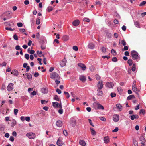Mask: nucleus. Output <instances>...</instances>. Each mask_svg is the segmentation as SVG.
<instances>
[{
  "label": "nucleus",
  "instance_id": "f257e3e1",
  "mask_svg": "<svg viewBox=\"0 0 146 146\" xmlns=\"http://www.w3.org/2000/svg\"><path fill=\"white\" fill-rule=\"evenodd\" d=\"M131 54L133 59L137 61H139L140 57L138 53L135 50L132 51L131 52Z\"/></svg>",
  "mask_w": 146,
  "mask_h": 146
},
{
  "label": "nucleus",
  "instance_id": "f03ea898",
  "mask_svg": "<svg viewBox=\"0 0 146 146\" xmlns=\"http://www.w3.org/2000/svg\"><path fill=\"white\" fill-rule=\"evenodd\" d=\"M50 77L52 79L59 80L60 78L59 74L56 72H52L50 74Z\"/></svg>",
  "mask_w": 146,
  "mask_h": 146
},
{
  "label": "nucleus",
  "instance_id": "7ed1b4c3",
  "mask_svg": "<svg viewBox=\"0 0 146 146\" xmlns=\"http://www.w3.org/2000/svg\"><path fill=\"white\" fill-rule=\"evenodd\" d=\"M26 136L29 139H34L36 137L35 133L33 132H29L27 133L26 134Z\"/></svg>",
  "mask_w": 146,
  "mask_h": 146
},
{
  "label": "nucleus",
  "instance_id": "20e7f679",
  "mask_svg": "<svg viewBox=\"0 0 146 146\" xmlns=\"http://www.w3.org/2000/svg\"><path fill=\"white\" fill-rule=\"evenodd\" d=\"M95 108L96 110H104V108L103 106L100 104L98 103H95Z\"/></svg>",
  "mask_w": 146,
  "mask_h": 146
},
{
  "label": "nucleus",
  "instance_id": "39448f33",
  "mask_svg": "<svg viewBox=\"0 0 146 146\" xmlns=\"http://www.w3.org/2000/svg\"><path fill=\"white\" fill-rule=\"evenodd\" d=\"M98 89H102L103 88V81L102 80H100L98 82L97 84Z\"/></svg>",
  "mask_w": 146,
  "mask_h": 146
},
{
  "label": "nucleus",
  "instance_id": "423d86ee",
  "mask_svg": "<svg viewBox=\"0 0 146 146\" xmlns=\"http://www.w3.org/2000/svg\"><path fill=\"white\" fill-rule=\"evenodd\" d=\"M14 84L12 83H10L7 87V90L9 91H11L13 89Z\"/></svg>",
  "mask_w": 146,
  "mask_h": 146
},
{
  "label": "nucleus",
  "instance_id": "0eeeda50",
  "mask_svg": "<svg viewBox=\"0 0 146 146\" xmlns=\"http://www.w3.org/2000/svg\"><path fill=\"white\" fill-rule=\"evenodd\" d=\"M132 90L136 94H138V92H137V90L136 87V81H134L133 82Z\"/></svg>",
  "mask_w": 146,
  "mask_h": 146
},
{
  "label": "nucleus",
  "instance_id": "6e6552de",
  "mask_svg": "<svg viewBox=\"0 0 146 146\" xmlns=\"http://www.w3.org/2000/svg\"><path fill=\"white\" fill-rule=\"evenodd\" d=\"M67 60L65 58L62 61L60 62V64L62 67H64L66 65V63Z\"/></svg>",
  "mask_w": 146,
  "mask_h": 146
},
{
  "label": "nucleus",
  "instance_id": "1a4fd4ad",
  "mask_svg": "<svg viewBox=\"0 0 146 146\" xmlns=\"http://www.w3.org/2000/svg\"><path fill=\"white\" fill-rule=\"evenodd\" d=\"M119 119V116L117 114H115L113 116V120L115 122H117Z\"/></svg>",
  "mask_w": 146,
  "mask_h": 146
},
{
  "label": "nucleus",
  "instance_id": "9d476101",
  "mask_svg": "<svg viewBox=\"0 0 146 146\" xmlns=\"http://www.w3.org/2000/svg\"><path fill=\"white\" fill-rule=\"evenodd\" d=\"M78 66L80 67L82 70L84 71L86 68V66L82 63H78Z\"/></svg>",
  "mask_w": 146,
  "mask_h": 146
},
{
  "label": "nucleus",
  "instance_id": "9b49d317",
  "mask_svg": "<svg viewBox=\"0 0 146 146\" xmlns=\"http://www.w3.org/2000/svg\"><path fill=\"white\" fill-rule=\"evenodd\" d=\"M114 86L112 82H107L106 84V86L109 88H112Z\"/></svg>",
  "mask_w": 146,
  "mask_h": 146
},
{
  "label": "nucleus",
  "instance_id": "f8f14e48",
  "mask_svg": "<svg viewBox=\"0 0 146 146\" xmlns=\"http://www.w3.org/2000/svg\"><path fill=\"white\" fill-rule=\"evenodd\" d=\"M104 143L106 144H107L110 141V138L108 136L105 137L104 139Z\"/></svg>",
  "mask_w": 146,
  "mask_h": 146
},
{
  "label": "nucleus",
  "instance_id": "ddd939ff",
  "mask_svg": "<svg viewBox=\"0 0 146 146\" xmlns=\"http://www.w3.org/2000/svg\"><path fill=\"white\" fill-rule=\"evenodd\" d=\"M80 23V21L78 20H74L73 23V25L74 26H78Z\"/></svg>",
  "mask_w": 146,
  "mask_h": 146
},
{
  "label": "nucleus",
  "instance_id": "4468645a",
  "mask_svg": "<svg viewBox=\"0 0 146 146\" xmlns=\"http://www.w3.org/2000/svg\"><path fill=\"white\" fill-rule=\"evenodd\" d=\"M4 24L6 26H7L13 27L14 25V23L13 22L10 23L5 22L4 23Z\"/></svg>",
  "mask_w": 146,
  "mask_h": 146
},
{
  "label": "nucleus",
  "instance_id": "2eb2a0df",
  "mask_svg": "<svg viewBox=\"0 0 146 146\" xmlns=\"http://www.w3.org/2000/svg\"><path fill=\"white\" fill-rule=\"evenodd\" d=\"M88 48L90 49H93L95 47L94 44L92 42L89 43L88 45Z\"/></svg>",
  "mask_w": 146,
  "mask_h": 146
},
{
  "label": "nucleus",
  "instance_id": "dca6fc26",
  "mask_svg": "<svg viewBox=\"0 0 146 146\" xmlns=\"http://www.w3.org/2000/svg\"><path fill=\"white\" fill-rule=\"evenodd\" d=\"M80 80L82 82H84L86 81V79L85 76L83 75H81L79 77Z\"/></svg>",
  "mask_w": 146,
  "mask_h": 146
},
{
  "label": "nucleus",
  "instance_id": "f3484780",
  "mask_svg": "<svg viewBox=\"0 0 146 146\" xmlns=\"http://www.w3.org/2000/svg\"><path fill=\"white\" fill-rule=\"evenodd\" d=\"M139 139L140 141H141V143L142 145H144V143L145 142V140L144 137L143 136H141L140 137Z\"/></svg>",
  "mask_w": 146,
  "mask_h": 146
},
{
  "label": "nucleus",
  "instance_id": "a211bd4d",
  "mask_svg": "<svg viewBox=\"0 0 146 146\" xmlns=\"http://www.w3.org/2000/svg\"><path fill=\"white\" fill-rule=\"evenodd\" d=\"M56 125L58 127H61L62 125V122L60 120H58L56 121Z\"/></svg>",
  "mask_w": 146,
  "mask_h": 146
},
{
  "label": "nucleus",
  "instance_id": "6ab92c4d",
  "mask_svg": "<svg viewBox=\"0 0 146 146\" xmlns=\"http://www.w3.org/2000/svg\"><path fill=\"white\" fill-rule=\"evenodd\" d=\"M56 143L57 145L59 146H61L63 144L62 141L59 139L58 140Z\"/></svg>",
  "mask_w": 146,
  "mask_h": 146
},
{
  "label": "nucleus",
  "instance_id": "aec40b11",
  "mask_svg": "<svg viewBox=\"0 0 146 146\" xmlns=\"http://www.w3.org/2000/svg\"><path fill=\"white\" fill-rule=\"evenodd\" d=\"M11 13V11H8L5 12V15L7 17L8 19L10 18L11 17V16L10 15V14Z\"/></svg>",
  "mask_w": 146,
  "mask_h": 146
},
{
  "label": "nucleus",
  "instance_id": "412c9836",
  "mask_svg": "<svg viewBox=\"0 0 146 146\" xmlns=\"http://www.w3.org/2000/svg\"><path fill=\"white\" fill-rule=\"evenodd\" d=\"M116 107L120 111L122 110V106L120 104H117L116 105Z\"/></svg>",
  "mask_w": 146,
  "mask_h": 146
},
{
  "label": "nucleus",
  "instance_id": "4be33fe9",
  "mask_svg": "<svg viewBox=\"0 0 146 146\" xmlns=\"http://www.w3.org/2000/svg\"><path fill=\"white\" fill-rule=\"evenodd\" d=\"M79 143L80 145L83 146H85L86 145L85 142L82 140H80L79 141Z\"/></svg>",
  "mask_w": 146,
  "mask_h": 146
},
{
  "label": "nucleus",
  "instance_id": "5701e85b",
  "mask_svg": "<svg viewBox=\"0 0 146 146\" xmlns=\"http://www.w3.org/2000/svg\"><path fill=\"white\" fill-rule=\"evenodd\" d=\"M11 73L14 75H17L18 74V71L16 70H14L12 71Z\"/></svg>",
  "mask_w": 146,
  "mask_h": 146
},
{
  "label": "nucleus",
  "instance_id": "b1692460",
  "mask_svg": "<svg viewBox=\"0 0 146 146\" xmlns=\"http://www.w3.org/2000/svg\"><path fill=\"white\" fill-rule=\"evenodd\" d=\"M42 92L44 94L47 93L48 92V89L46 88H43L42 89Z\"/></svg>",
  "mask_w": 146,
  "mask_h": 146
},
{
  "label": "nucleus",
  "instance_id": "393cba45",
  "mask_svg": "<svg viewBox=\"0 0 146 146\" xmlns=\"http://www.w3.org/2000/svg\"><path fill=\"white\" fill-rule=\"evenodd\" d=\"M25 75L27 77V78L28 79L30 80L31 79L32 75L29 73H27L25 74Z\"/></svg>",
  "mask_w": 146,
  "mask_h": 146
},
{
  "label": "nucleus",
  "instance_id": "a878e982",
  "mask_svg": "<svg viewBox=\"0 0 146 146\" xmlns=\"http://www.w3.org/2000/svg\"><path fill=\"white\" fill-rule=\"evenodd\" d=\"M119 42L123 46H125L126 44V42L124 40H120Z\"/></svg>",
  "mask_w": 146,
  "mask_h": 146
},
{
  "label": "nucleus",
  "instance_id": "bb28decb",
  "mask_svg": "<svg viewBox=\"0 0 146 146\" xmlns=\"http://www.w3.org/2000/svg\"><path fill=\"white\" fill-rule=\"evenodd\" d=\"M27 51L29 53L33 54H34L35 51L33 50H31L30 48H28L27 50Z\"/></svg>",
  "mask_w": 146,
  "mask_h": 146
},
{
  "label": "nucleus",
  "instance_id": "cd10ccee",
  "mask_svg": "<svg viewBox=\"0 0 146 146\" xmlns=\"http://www.w3.org/2000/svg\"><path fill=\"white\" fill-rule=\"evenodd\" d=\"M101 89H97L98 94L100 96H101L103 95V92L101 90Z\"/></svg>",
  "mask_w": 146,
  "mask_h": 146
},
{
  "label": "nucleus",
  "instance_id": "c85d7f7f",
  "mask_svg": "<svg viewBox=\"0 0 146 146\" xmlns=\"http://www.w3.org/2000/svg\"><path fill=\"white\" fill-rule=\"evenodd\" d=\"M91 132V134L93 135H95L96 134L95 131L92 128H90Z\"/></svg>",
  "mask_w": 146,
  "mask_h": 146
},
{
  "label": "nucleus",
  "instance_id": "c756f323",
  "mask_svg": "<svg viewBox=\"0 0 146 146\" xmlns=\"http://www.w3.org/2000/svg\"><path fill=\"white\" fill-rule=\"evenodd\" d=\"M59 103L57 102H52L53 106L54 108H57L58 107Z\"/></svg>",
  "mask_w": 146,
  "mask_h": 146
},
{
  "label": "nucleus",
  "instance_id": "7c9ffc66",
  "mask_svg": "<svg viewBox=\"0 0 146 146\" xmlns=\"http://www.w3.org/2000/svg\"><path fill=\"white\" fill-rule=\"evenodd\" d=\"M63 39L65 41H67L69 39V36L68 35H65L63 37Z\"/></svg>",
  "mask_w": 146,
  "mask_h": 146
},
{
  "label": "nucleus",
  "instance_id": "2f4dec72",
  "mask_svg": "<svg viewBox=\"0 0 146 146\" xmlns=\"http://www.w3.org/2000/svg\"><path fill=\"white\" fill-rule=\"evenodd\" d=\"M134 24L136 27L138 28H140V25L139 23L137 21L134 22Z\"/></svg>",
  "mask_w": 146,
  "mask_h": 146
},
{
  "label": "nucleus",
  "instance_id": "473e14b6",
  "mask_svg": "<svg viewBox=\"0 0 146 146\" xmlns=\"http://www.w3.org/2000/svg\"><path fill=\"white\" fill-rule=\"evenodd\" d=\"M106 36L108 37V38H111L112 35L111 33L108 32L106 33Z\"/></svg>",
  "mask_w": 146,
  "mask_h": 146
},
{
  "label": "nucleus",
  "instance_id": "72a5a7b5",
  "mask_svg": "<svg viewBox=\"0 0 146 146\" xmlns=\"http://www.w3.org/2000/svg\"><path fill=\"white\" fill-rule=\"evenodd\" d=\"M146 4V1H143L139 5V6H144Z\"/></svg>",
  "mask_w": 146,
  "mask_h": 146
},
{
  "label": "nucleus",
  "instance_id": "f704fd0d",
  "mask_svg": "<svg viewBox=\"0 0 146 146\" xmlns=\"http://www.w3.org/2000/svg\"><path fill=\"white\" fill-rule=\"evenodd\" d=\"M47 10L48 12H50L53 10V7L51 6H49L47 8Z\"/></svg>",
  "mask_w": 146,
  "mask_h": 146
},
{
  "label": "nucleus",
  "instance_id": "c9c22d12",
  "mask_svg": "<svg viewBox=\"0 0 146 146\" xmlns=\"http://www.w3.org/2000/svg\"><path fill=\"white\" fill-rule=\"evenodd\" d=\"M139 113H142L143 115H144L145 113V111L143 109L141 110L139 112Z\"/></svg>",
  "mask_w": 146,
  "mask_h": 146
},
{
  "label": "nucleus",
  "instance_id": "e433bc0d",
  "mask_svg": "<svg viewBox=\"0 0 146 146\" xmlns=\"http://www.w3.org/2000/svg\"><path fill=\"white\" fill-rule=\"evenodd\" d=\"M118 91L120 94H121L122 92V90L121 87H118L117 88Z\"/></svg>",
  "mask_w": 146,
  "mask_h": 146
},
{
  "label": "nucleus",
  "instance_id": "4c0bfd02",
  "mask_svg": "<svg viewBox=\"0 0 146 146\" xmlns=\"http://www.w3.org/2000/svg\"><path fill=\"white\" fill-rule=\"evenodd\" d=\"M135 64H133L131 68L132 71H134L135 70Z\"/></svg>",
  "mask_w": 146,
  "mask_h": 146
},
{
  "label": "nucleus",
  "instance_id": "58836bf2",
  "mask_svg": "<svg viewBox=\"0 0 146 146\" xmlns=\"http://www.w3.org/2000/svg\"><path fill=\"white\" fill-rule=\"evenodd\" d=\"M72 126L74 127L77 123L76 121L75 120H73L72 121Z\"/></svg>",
  "mask_w": 146,
  "mask_h": 146
},
{
  "label": "nucleus",
  "instance_id": "ea45409f",
  "mask_svg": "<svg viewBox=\"0 0 146 146\" xmlns=\"http://www.w3.org/2000/svg\"><path fill=\"white\" fill-rule=\"evenodd\" d=\"M54 99L56 101H58L59 100V98L58 97V96L56 95H54Z\"/></svg>",
  "mask_w": 146,
  "mask_h": 146
},
{
  "label": "nucleus",
  "instance_id": "a19ab883",
  "mask_svg": "<svg viewBox=\"0 0 146 146\" xmlns=\"http://www.w3.org/2000/svg\"><path fill=\"white\" fill-rule=\"evenodd\" d=\"M40 23V18H38L36 19V24L37 25H38Z\"/></svg>",
  "mask_w": 146,
  "mask_h": 146
},
{
  "label": "nucleus",
  "instance_id": "79ce46f5",
  "mask_svg": "<svg viewBox=\"0 0 146 146\" xmlns=\"http://www.w3.org/2000/svg\"><path fill=\"white\" fill-rule=\"evenodd\" d=\"M15 48L16 49V50H21L22 49V48H20V46H19V45H16L15 46Z\"/></svg>",
  "mask_w": 146,
  "mask_h": 146
},
{
  "label": "nucleus",
  "instance_id": "37998d69",
  "mask_svg": "<svg viewBox=\"0 0 146 146\" xmlns=\"http://www.w3.org/2000/svg\"><path fill=\"white\" fill-rule=\"evenodd\" d=\"M18 112V110L17 109H14V113L16 115Z\"/></svg>",
  "mask_w": 146,
  "mask_h": 146
},
{
  "label": "nucleus",
  "instance_id": "c03bdc74",
  "mask_svg": "<svg viewBox=\"0 0 146 146\" xmlns=\"http://www.w3.org/2000/svg\"><path fill=\"white\" fill-rule=\"evenodd\" d=\"M64 93L66 96V98H69L70 95L69 94L68 92L65 91L64 92Z\"/></svg>",
  "mask_w": 146,
  "mask_h": 146
},
{
  "label": "nucleus",
  "instance_id": "a18cd8bd",
  "mask_svg": "<svg viewBox=\"0 0 146 146\" xmlns=\"http://www.w3.org/2000/svg\"><path fill=\"white\" fill-rule=\"evenodd\" d=\"M134 98H135V96L133 95H130L128 96V100H130Z\"/></svg>",
  "mask_w": 146,
  "mask_h": 146
},
{
  "label": "nucleus",
  "instance_id": "49530a36",
  "mask_svg": "<svg viewBox=\"0 0 146 146\" xmlns=\"http://www.w3.org/2000/svg\"><path fill=\"white\" fill-rule=\"evenodd\" d=\"M110 96L112 98L116 96V94L115 93L112 92L110 94Z\"/></svg>",
  "mask_w": 146,
  "mask_h": 146
},
{
  "label": "nucleus",
  "instance_id": "de8ad7c7",
  "mask_svg": "<svg viewBox=\"0 0 146 146\" xmlns=\"http://www.w3.org/2000/svg\"><path fill=\"white\" fill-rule=\"evenodd\" d=\"M13 38L15 40H18V38L17 35L16 34H15L13 36Z\"/></svg>",
  "mask_w": 146,
  "mask_h": 146
},
{
  "label": "nucleus",
  "instance_id": "09e8293b",
  "mask_svg": "<svg viewBox=\"0 0 146 146\" xmlns=\"http://www.w3.org/2000/svg\"><path fill=\"white\" fill-rule=\"evenodd\" d=\"M129 117L132 120H133L135 119V115H130Z\"/></svg>",
  "mask_w": 146,
  "mask_h": 146
},
{
  "label": "nucleus",
  "instance_id": "8fccbe9b",
  "mask_svg": "<svg viewBox=\"0 0 146 146\" xmlns=\"http://www.w3.org/2000/svg\"><path fill=\"white\" fill-rule=\"evenodd\" d=\"M29 56L28 54H25V57L26 59L28 60L29 59Z\"/></svg>",
  "mask_w": 146,
  "mask_h": 146
},
{
  "label": "nucleus",
  "instance_id": "3c124183",
  "mask_svg": "<svg viewBox=\"0 0 146 146\" xmlns=\"http://www.w3.org/2000/svg\"><path fill=\"white\" fill-rule=\"evenodd\" d=\"M16 121H13L11 123V127H14L16 124Z\"/></svg>",
  "mask_w": 146,
  "mask_h": 146
},
{
  "label": "nucleus",
  "instance_id": "603ef678",
  "mask_svg": "<svg viewBox=\"0 0 146 146\" xmlns=\"http://www.w3.org/2000/svg\"><path fill=\"white\" fill-rule=\"evenodd\" d=\"M119 130V129L118 127H116L115 129L112 131L113 132H117Z\"/></svg>",
  "mask_w": 146,
  "mask_h": 146
},
{
  "label": "nucleus",
  "instance_id": "864d4df0",
  "mask_svg": "<svg viewBox=\"0 0 146 146\" xmlns=\"http://www.w3.org/2000/svg\"><path fill=\"white\" fill-rule=\"evenodd\" d=\"M102 51L103 53H105L106 51V49L104 47H102L101 48Z\"/></svg>",
  "mask_w": 146,
  "mask_h": 146
},
{
  "label": "nucleus",
  "instance_id": "5fc2aeb1",
  "mask_svg": "<svg viewBox=\"0 0 146 146\" xmlns=\"http://www.w3.org/2000/svg\"><path fill=\"white\" fill-rule=\"evenodd\" d=\"M99 118L101 121H105L106 120V118L102 117H100Z\"/></svg>",
  "mask_w": 146,
  "mask_h": 146
},
{
  "label": "nucleus",
  "instance_id": "6e6d98bb",
  "mask_svg": "<svg viewBox=\"0 0 146 146\" xmlns=\"http://www.w3.org/2000/svg\"><path fill=\"white\" fill-rule=\"evenodd\" d=\"M73 49L76 51L78 50V47L76 46H73Z\"/></svg>",
  "mask_w": 146,
  "mask_h": 146
},
{
  "label": "nucleus",
  "instance_id": "4d7b16f0",
  "mask_svg": "<svg viewBox=\"0 0 146 146\" xmlns=\"http://www.w3.org/2000/svg\"><path fill=\"white\" fill-rule=\"evenodd\" d=\"M17 25L19 27H21L23 26V24L21 22L18 23H17Z\"/></svg>",
  "mask_w": 146,
  "mask_h": 146
},
{
  "label": "nucleus",
  "instance_id": "13d9d810",
  "mask_svg": "<svg viewBox=\"0 0 146 146\" xmlns=\"http://www.w3.org/2000/svg\"><path fill=\"white\" fill-rule=\"evenodd\" d=\"M96 80H99L101 78L98 75H96Z\"/></svg>",
  "mask_w": 146,
  "mask_h": 146
},
{
  "label": "nucleus",
  "instance_id": "bf43d9fd",
  "mask_svg": "<svg viewBox=\"0 0 146 146\" xmlns=\"http://www.w3.org/2000/svg\"><path fill=\"white\" fill-rule=\"evenodd\" d=\"M112 61L114 62H116L117 61V59L116 57H114L112 59Z\"/></svg>",
  "mask_w": 146,
  "mask_h": 146
},
{
  "label": "nucleus",
  "instance_id": "052dcab7",
  "mask_svg": "<svg viewBox=\"0 0 146 146\" xmlns=\"http://www.w3.org/2000/svg\"><path fill=\"white\" fill-rule=\"evenodd\" d=\"M133 143H134V144L135 146H138V142L134 140Z\"/></svg>",
  "mask_w": 146,
  "mask_h": 146
},
{
  "label": "nucleus",
  "instance_id": "680f3d73",
  "mask_svg": "<svg viewBox=\"0 0 146 146\" xmlns=\"http://www.w3.org/2000/svg\"><path fill=\"white\" fill-rule=\"evenodd\" d=\"M132 63L133 62L131 60H128V64L129 66H131Z\"/></svg>",
  "mask_w": 146,
  "mask_h": 146
},
{
  "label": "nucleus",
  "instance_id": "e2e57ef3",
  "mask_svg": "<svg viewBox=\"0 0 146 146\" xmlns=\"http://www.w3.org/2000/svg\"><path fill=\"white\" fill-rule=\"evenodd\" d=\"M5 29L7 30H8L11 31H12L15 29H13L11 28H9L8 27H6Z\"/></svg>",
  "mask_w": 146,
  "mask_h": 146
},
{
  "label": "nucleus",
  "instance_id": "0e129e2a",
  "mask_svg": "<svg viewBox=\"0 0 146 146\" xmlns=\"http://www.w3.org/2000/svg\"><path fill=\"white\" fill-rule=\"evenodd\" d=\"M128 50V46H124V48L122 49V51H125Z\"/></svg>",
  "mask_w": 146,
  "mask_h": 146
},
{
  "label": "nucleus",
  "instance_id": "69168bd1",
  "mask_svg": "<svg viewBox=\"0 0 146 146\" xmlns=\"http://www.w3.org/2000/svg\"><path fill=\"white\" fill-rule=\"evenodd\" d=\"M14 138L13 136H11L9 138V140L12 142H13L14 141Z\"/></svg>",
  "mask_w": 146,
  "mask_h": 146
},
{
  "label": "nucleus",
  "instance_id": "338daca9",
  "mask_svg": "<svg viewBox=\"0 0 146 146\" xmlns=\"http://www.w3.org/2000/svg\"><path fill=\"white\" fill-rule=\"evenodd\" d=\"M63 133L64 135L66 136L68 134V132L66 130H64L63 131Z\"/></svg>",
  "mask_w": 146,
  "mask_h": 146
},
{
  "label": "nucleus",
  "instance_id": "774afa93",
  "mask_svg": "<svg viewBox=\"0 0 146 146\" xmlns=\"http://www.w3.org/2000/svg\"><path fill=\"white\" fill-rule=\"evenodd\" d=\"M36 93L35 91H34L33 92L31 93V94L33 96L35 95L36 94Z\"/></svg>",
  "mask_w": 146,
  "mask_h": 146
}]
</instances>
